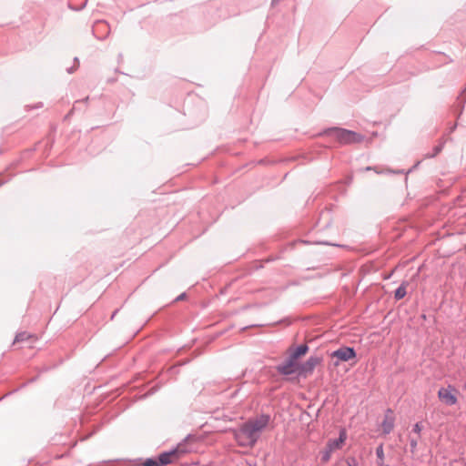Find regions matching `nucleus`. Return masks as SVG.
Wrapping results in <instances>:
<instances>
[{
  "label": "nucleus",
  "instance_id": "2eb2a0df",
  "mask_svg": "<svg viewBox=\"0 0 466 466\" xmlns=\"http://www.w3.org/2000/svg\"><path fill=\"white\" fill-rule=\"evenodd\" d=\"M184 296H185L184 294L180 295V296L177 298V299H178V300H179V299H182L184 298Z\"/></svg>",
  "mask_w": 466,
  "mask_h": 466
},
{
  "label": "nucleus",
  "instance_id": "0eeeda50",
  "mask_svg": "<svg viewBox=\"0 0 466 466\" xmlns=\"http://www.w3.org/2000/svg\"><path fill=\"white\" fill-rule=\"evenodd\" d=\"M440 400L447 405H454L457 402L456 396L450 389L441 388L438 392Z\"/></svg>",
  "mask_w": 466,
  "mask_h": 466
},
{
  "label": "nucleus",
  "instance_id": "f8f14e48",
  "mask_svg": "<svg viewBox=\"0 0 466 466\" xmlns=\"http://www.w3.org/2000/svg\"><path fill=\"white\" fill-rule=\"evenodd\" d=\"M144 466H162V465L159 461V458H157V459H147L144 462Z\"/></svg>",
  "mask_w": 466,
  "mask_h": 466
},
{
  "label": "nucleus",
  "instance_id": "9d476101",
  "mask_svg": "<svg viewBox=\"0 0 466 466\" xmlns=\"http://www.w3.org/2000/svg\"><path fill=\"white\" fill-rule=\"evenodd\" d=\"M309 348L306 345H300L296 348L293 352L290 354L291 357L298 360L300 356H303L307 353Z\"/></svg>",
  "mask_w": 466,
  "mask_h": 466
},
{
  "label": "nucleus",
  "instance_id": "f03ea898",
  "mask_svg": "<svg viewBox=\"0 0 466 466\" xmlns=\"http://www.w3.org/2000/svg\"><path fill=\"white\" fill-rule=\"evenodd\" d=\"M346 440H347V431L345 429H340L339 438L329 440L325 450L321 452L322 462H324V463L328 462L331 458V454L334 451L340 450L343 447Z\"/></svg>",
  "mask_w": 466,
  "mask_h": 466
},
{
  "label": "nucleus",
  "instance_id": "4468645a",
  "mask_svg": "<svg viewBox=\"0 0 466 466\" xmlns=\"http://www.w3.org/2000/svg\"><path fill=\"white\" fill-rule=\"evenodd\" d=\"M421 430H422V425L419 422L416 423L413 427V431L416 432L417 434H420Z\"/></svg>",
  "mask_w": 466,
  "mask_h": 466
},
{
  "label": "nucleus",
  "instance_id": "39448f33",
  "mask_svg": "<svg viewBox=\"0 0 466 466\" xmlns=\"http://www.w3.org/2000/svg\"><path fill=\"white\" fill-rule=\"evenodd\" d=\"M330 356H331V358H335L338 360V361H336L334 363L335 366H338L339 361H349L350 360L355 359L356 352L353 348L342 347V348H339V350L333 351L330 354Z\"/></svg>",
  "mask_w": 466,
  "mask_h": 466
},
{
  "label": "nucleus",
  "instance_id": "f257e3e1",
  "mask_svg": "<svg viewBox=\"0 0 466 466\" xmlns=\"http://www.w3.org/2000/svg\"><path fill=\"white\" fill-rule=\"evenodd\" d=\"M270 420L268 415H260L248 420L238 431H235V438L241 446H253L262 431Z\"/></svg>",
  "mask_w": 466,
  "mask_h": 466
},
{
  "label": "nucleus",
  "instance_id": "1a4fd4ad",
  "mask_svg": "<svg viewBox=\"0 0 466 466\" xmlns=\"http://www.w3.org/2000/svg\"><path fill=\"white\" fill-rule=\"evenodd\" d=\"M319 360L318 358L311 357L305 363L299 364V375L306 376L309 373H311L315 367L319 364Z\"/></svg>",
  "mask_w": 466,
  "mask_h": 466
},
{
  "label": "nucleus",
  "instance_id": "dca6fc26",
  "mask_svg": "<svg viewBox=\"0 0 466 466\" xmlns=\"http://www.w3.org/2000/svg\"><path fill=\"white\" fill-rule=\"evenodd\" d=\"M411 445H412V446H415V445H416V441H411Z\"/></svg>",
  "mask_w": 466,
  "mask_h": 466
},
{
  "label": "nucleus",
  "instance_id": "7ed1b4c3",
  "mask_svg": "<svg viewBox=\"0 0 466 466\" xmlns=\"http://www.w3.org/2000/svg\"><path fill=\"white\" fill-rule=\"evenodd\" d=\"M327 134L333 139L342 144L356 143L362 140V137L360 134L338 127L328 130Z\"/></svg>",
  "mask_w": 466,
  "mask_h": 466
},
{
  "label": "nucleus",
  "instance_id": "423d86ee",
  "mask_svg": "<svg viewBox=\"0 0 466 466\" xmlns=\"http://www.w3.org/2000/svg\"><path fill=\"white\" fill-rule=\"evenodd\" d=\"M278 370L285 375H290L299 370V364L298 360L289 356V358L278 367Z\"/></svg>",
  "mask_w": 466,
  "mask_h": 466
},
{
  "label": "nucleus",
  "instance_id": "ddd939ff",
  "mask_svg": "<svg viewBox=\"0 0 466 466\" xmlns=\"http://www.w3.org/2000/svg\"><path fill=\"white\" fill-rule=\"evenodd\" d=\"M376 454H377L378 459L380 460L379 464H380V465H382V463H383V459H384V451H383V447H382V445H380V446L377 448V450H376Z\"/></svg>",
  "mask_w": 466,
  "mask_h": 466
},
{
  "label": "nucleus",
  "instance_id": "6e6552de",
  "mask_svg": "<svg viewBox=\"0 0 466 466\" xmlns=\"http://www.w3.org/2000/svg\"><path fill=\"white\" fill-rule=\"evenodd\" d=\"M395 418L391 410H387L381 422V430L384 434H389L394 428Z\"/></svg>",
  "mask_w": 466,
  "mask_h": 466
},
{
  "label": "nucleus",
  "instance_id": "9b49d317",
  "mask_svg": "<svg viewBox=\"0 0 466 466\" xmlns=\"http://www.w3.org/2000/svg\"><path fill=\"white\" fill-rule=\"evenodd\" d=\"M406 293V283H402L395 291L396 299L404 298Z\"/></svg>",
  "mask_w": 466,
  "mask_h": 466
},
{
  "label": "nucleus",
  "instance_id": "20e7f679",
  "mask_svg": "<svg viewBox=\"0 0 466 466\" xmlns=\"http://www.w3.org/2000/svg\"><path fill=\"white\" fill-rule=\"evenodd\" d=\"M185 450L182 445H177L175 449L169 451L161 453L158 458L162 466L173 463L177 461L185 453Z\"/></svg>",
  "mask_w": 466,
  "mask_h": 466
}]
</instances>
